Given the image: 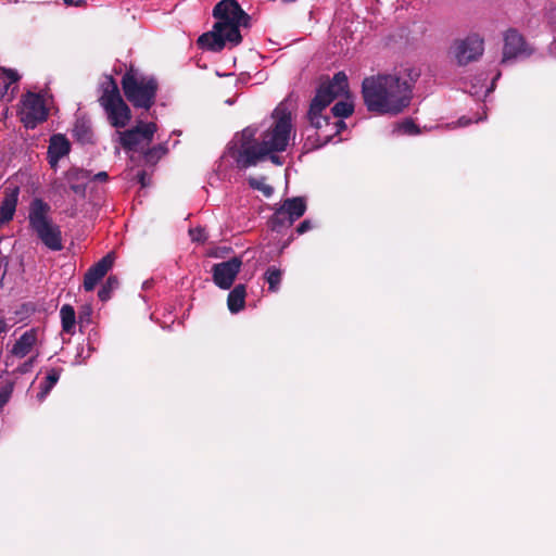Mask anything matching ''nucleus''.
<instances>
[{
    "instance_id": "f704fd0d",
    "label": "nucleus",
    "mask_w": 556,
    "mask_h": 556,
    "mask_svg": "<svg viewBox=\"0 0 556 556\" xmlns=\"http://www.w3.org/2000/svg\"><path fill=\"white\" fill-rule=\"evenodd\" d=\"M191 236H192V240H195V241H202L204 239V235H203V231L198 229V230H191L190 231Z\"/></svg>"
},
{
    "instance_id": "2f4dec72",
    "label": "nucleus",
    "mask_w": 556,
    "mask_h": 556,
    "mask_svg": "<svg viewBox=\"0 0 556 556\" xmlns=\"http://www.w3.org/2000/svg\"><path fill=\"white\" fill-rule=\"evenodd\" d=\"M166 150L162 147V146H159L150 151L147 152L146 154V157L151 161L154 156V154H157V156H161L163 154H165Z\"/></svg>"
},
{
    "instance_id": "4468645a",
    "label": "nucleus",
    "mask_w": 556,
    "mask_h": 556,
    "mask_svg": "<svg viewBox=\"0 0 556 556\" xmlns=\"http://www.w3.org/2000/svg\"><path fill=\"white\" fill-rule=\"evenodd\" d=\"M37 342V331L35 329L25 331L13 344L8 357V364H13V358H24L34 355L33 352Z\"/></svg>"
},
{
    "instance_id": "393cba45",
    "label": "nucleus",
    "mask_w": 556,
    "mask_h": 556,
    "mask_svg": "<svg viewBox=\"0 0 556 556\" xmlns=\"http://www.w3.org/2000/svg\"><path fill=\"white\" fill-rule=\"evenodd\" d=\"M249 185L251 186V188L261 191L267 198L270 197L274 192L273 187L266 184L264 177H250Z\"/></svg>"
},
{
    "instance_id": "79ce46f5",
    "label": "nucleus",
    "mask_w": 556,
    "mask_h": 556,
    "mask_svg": "<svg viewBox=\"0 0 556 556\" xmlns=\"http://www.w3.org/2000/svg\"><path fill=\"white\" fill-rule=\"evenodd\" d=\"M410 78L414 79L418 76V73H414V75L409 74Z\"/></svg>"
},
{
    "instance_id": "412c9836",
    "label": "nucleus",
    "mask_w": 556,
    "mask_h": 556,
    "mask_svg": "<svg viewBox=\"0 0 556 556\" xmlns=\"http://www.w3.org/2000/svg\"><path fill=\"white\" fill-rule=\"evenodd\" d=\"M60 379V370L59 369H50L47 374L45 380L40 383V391L37 394V400L39 402H43L49 392L53 389L56 382Z\"/></svg>"
},
{
    "instance_id": "2eb2a0df",
    "label": "nucleus",
    "mask_w": 556,
    "mask_h": 556,
    "mask_svg": "<svg viewBox=\"0 0 556 556\" xmlns=\"http://www.w3.org/2000/svg\"><path fill=\"white\" fill-rule=\"evenodd\" d=\"M526 51L523 37L516 29H508L504 36L502 63H508Z\"/></svg>"
},
{
    "instance_id": "9b49d317",
    "label": "nucleus",
    "mask_w": 556,
    "mask_h": 556,
    "mask_svg": "<svg viewBox=\"0 0 556 556\" xmlns=\"http://www.w3.org/2000/svg\"><path fill=\"white\" fill-rule=\"evenodd\" d=\"M306 211L304 198L296 197L287 199L275 212L270 223L274 230L282 227H290L296 219L302 217Z\"/></svg>"
},
{
    "instance_id": "cd10ccee",
    "label": "nucleus",
    "mask_w": 556,
    "mask_h": 556,
    "mask_svg": "<svg viewBox=\"0 0 556 556\" xmlns=\"http://www.w3.org/2000/svg\"><path fill=\"white\" fill-rule=\"evenodd\" d=\"M67 177L70 180H81L85 181L89 179V173L79 168H72L67 173Z\"/></svg>"
},
{
    "instance_id": "a19ab883",
    "label": "nucleus",
    "mask_w": 556,
    "mask_h": 556,
    "mask_svg": "<svg viewBox=\"0 0 556 556\" xmlns=\"http://www.w3.org/2000/svg\"><path fill=\"white\" fill-rule=\"evenodd\" d=\"M468 123H469V121H466L464 117L458 121V124L460 126H466V125H468Z\"/></svg>"
},
{
    "instance_id": "bb28decb",
    "label": "nucleus",
    "mask_w": 556,
    "mask_h": 556,
    "mask_svg": "<svg viewBox=\"0 0 556 556\" xmlns=\"http://www.w3.org/2000/svg\"><path fill=\"white\" fill-rule=\"evenodd\" d=\"M117 279L115 277H109L106 283L99 290L98 296L101 301H106L110 298L111 291L117 287Z\"/></svg>"
},
{
    "instance_id": "1a4fd4ad",
    "label": "nucleus",
    "mask_w": 556,
    "mask_h": 556,
    "mask_svg": "<svg viewBox=\"0 0 556 556\" xmlns=\"http://www.w3.org/2000/svg\"><path fill=\"white\" fill-rule=\"evenodd\" d=\"M156 131L154 123L139 122L136 127L126 131H115L113 141L118 142L126 150H136L148 146Z\"/></svg>"
},
{
    "instance_id": "6e6552de",
    "label": "nucleus",
    "mask_w": 556,
    "mask_h": 556,
    "mask_svg": "<svg viewBox=\"0 0 556 556\" xmlns=\"http://www.w3.org/2000/svg\"><path fill=\"white\" fill-rule=\"evenodd\" d=\"M320 98L321 96L313 99L308 111L309 123L317 130L318 143L315 146L316 148L325 146L334 136L339 135L343 128H345L344 122L339 119L330 122L328 116L323 115V111L328 105H323V103L319 102Z\"/></svg>"
},
{
    "instance_id": "37998d69",
    "label": "nucleus",
    "mask_w": 556,
    "mask_h": 556,
    "mask_svg": "<svg viewBox=\"0 0 556 556\" xmlns=\"http://www.w3.org/2000/svg\"><path fill=\"white\" fill-rule=\"evenodd\" d=\"M115 153H116V154H118V153H119V148H118V147H116V148H115Z\"/></svg>"
},
{
    "instance_id": "58836bf2",
    "label": "nucleus",
    "mask_w": 556,
    "mask_h": 556,
    "mask_svg": "<svg viewBox=\"0 0 556 556\" xmlns=\"http://www.w3.org/2000/svg\"><path fill=\"white\" fill-rule=\"evenodd\" d=\"M9 329L8 327V324L5 323V320H0V334L7 332Z\"/></svg>"
},
{
    "instance_id": "b1692460",
    "label": "nucleus",
    "mask_w": 556,
    "mask_h": 556,
    "mask_svg": "<svg viewBox=\"0 0 556 556\" xmlns=\"http://www.w3.org/2000/svg\"><path fill=\"white\" fill-rule=\"evenodd\" d=\"M74 135L77 137L78 140L81 142H89L92 137L91 128L90 126L84 122V121H77L74 126Z\"/></svg>"
},
{
    "instance_id": "e433bc0d",
    "label": "nucleus",
    "mask_w": 556,
    "mask_h": 556,
    "mask_svg": "<svg viewBox=\"0 0 556 556\" xmlns=\"http://www.w3.org/2000/svg\"><path fill=\"white\" fill-rule=\"evenodd\" d=\"M65 4L80 7L85 4L84 0H64Z\"/></svg>"
},
{
    "instance_id": "423d86ee",
    "label": "nucleus",
    "mask_w": 556,
    "mask_h": 556,
    "mask_svg": "<svg viewBox=\"0 0 556 556\" xmlns=\"http://www.w3.org/2000/svg\"><path fill=\"white\" fill-rule=\"evenodd\" d=\"M122 86L126 98L135 106L149 109L154 103L157 87L154 78L131 68L123 76Z\"/></svg>"
},
{
    "instance_id": "a878e982",
    "label": "nucleus",
    "mask_w": 556,
    "mask_h": 556,
    "mask_svg": "<svg viewBox=\"0 0 556 556\" xmlns=\"http://www.w3.org/2000/svg\"><path fill=\"white\" fill-rule=\"evenodd\" d=\"M334 117H348L353 112V103L349 101H340L332 108Z\"/></svg>"
},
{
    "instance_id": "ea45409f",
    "label": "nucleus",
    "mask_w": 556,
    "mask_h": 556,
    "mask_svg": "<svg viewBox=\"0 0 556 556\" xmlns=\"http://www.w3.org/2000/svg\"><path fill=\"white\" fill-rule=\"evenodd\" d=\"M72 189L76 192V193H84V188L79 185H73L72 186Z\"/></svg>"
},
{
    "instance_id": "aec40b11",
    "label": "nucleus",
    "mask_w": 556,
    "mask_h": 556,
    "mask_svg": "<svg viewBox=\"0 0 556 556\" xmlns=\"http://www.w3.org/2000/svg\"><path fill=\"white\" fill-rule=\"evenodd\" d=\"M62 329L67 334H74L76 324V313L73 306L65 304L60 309Z\"/></svg>"
},
{
    "instance_id": "dca6fc26",
    "label": "nucleus",
    "mask_w": 556,
    "mask_h": 556,
    "mask_svg": "<svg viewBox=\"0 0 556 556\" xmlns=\"http://www.w3.org/2000/svg\"><path fill=\"white\" fill-rule=\"evenodd\" d=\"M114 263V254L109 253L102 257L97 264L88 269L84 279V288L86 291L94 289L97 283L105 276Z\"/></svg>"
},
{
    "instance_id": "7ed1b4c3",
    "label": "nucleus",
    "mask_w": 556,
    "mask_h": 556,
    "mask_svg": "<svg viewBox=\"0 0 556 556\" xmlns=\"http://www.w3.org/2000/svg\"><path fill=\"white\" fill-rule=\"evenodd\" d=\"M213 15L217 22L211 31L199 37V46L211 51H220L227 41L239 45L242 40L240 27L248 26L250 18L239 3L235 0H222L215 5Z\"/></svg>"
},
{
    "instance_id": "c9c22d12",
    "label": "nucleus",
    "mask_w": 556,
    "mask_h": 556,
    "mask_svg": "<svg viewBox=\"0 0 556 556\" xmlns=\"http://www.w3.org/2000/svg\"><path fill=\"white\" fill-rule=\"evenodd\" d=\"M138 179L142 187H146L149 185L147 174L144 172H141L138 174Z\"/></svg>"
},
{
    "instance_id": "f03ea898",
    "label": "nucleus",
    "mask_w": 556,
    "mask_h": 556,
    "mask_svg": "<svg viewBox=\"0 0 556 556\" xmlns=\"http://www.w3.org/2000/svg\"><path fill=\"white\" fill-rule=\"evenodd\" d=\"M362 92L368 111L378 114H399L410 101L409 84L395 74L365 78Z\"/></svg>"
},
{
    "instance_id": "ddd939ff",
    "label": "nucleus",
    "mask_w": 556,
    "mask_h": 556,
    "mask_svg": "<svg viewBox=\"0 0 556 556\" xmlns=\"http://www.w3.org/2000/svg\"><path fill=\"white\" fill-rule=\"evenodd\" d=\"M348 90V77L344 73H337L332 80L323 85L315 98H320L323 105H329L336 98L344 94Z\"/></svg>"
},
{
    "instance_id": "f3484780",
    "label": "nucleus",
    "mask_w": 556,
    "mask_h": 556,
    "mask_svg": "<svg viewBox=\"0 0 556 556\" xmlns=\"http://www.w3.org/2000/svg\"><path fill=\"white\" fill-rule=\"evenodd\" d=\"M71 150L70 141L63 135H53L48 148V160L52 168H56L60 159Z\"/></svg>"
},
{
    "instance_id": "72a5a7b5",
    "label": "nucleus",
    "mask_w": 556,
    "mask_h": 556,
    "mask_svg": "<svg viewBox=\"0 0 556 556\" xmlns=\"http://www.w3.org/2000/svg\"><path fill=\"white\" fill-rule=\"evenodd\" d=\"M311 228H312L311 222L306 219L299 225V227L296 228V231H298V233L302 235V233L306 232L307 230H309Z\"/></svg>"
},
{
    "instance_id": "f8f14e48",
    "label": "nucleus",
    "mask_w": 556,
    "mask_h": 556,
    "mask_svg": "<svg viewBox=\"0 0 556 556\" xmlns=\"http://www.w3.org/2000/svg\"><path fill=\"white\" fill-rule=\"evenodd\" d=\"M242 266V261L239 257H232L227 262H222L213 265L212 274L214 283L220 289H229Z\"/></svg>"
},
{
    "instance_id": "473e14b6",
    "label": "nucleus",
    "mask_w": 556,
    "mask_h": 556,
    "mask_svg": "<svg viewBox=\"0 0 556 556\" xmlns=\"http://www.w3.org/2000/svg\"><path fill=\"white\" fill-rule=\"evenodd\" d=\"M546 18L549 24L554 25L556 27V7L551 8L546 13Z\"/></svg>"
},
{
    "instance_id": "4c0bfd02",
    "label": "nucleus",
    "mask_w": 556,
    "mask_h": 556,
    "mask_svg": "<svg viewBox=\"0 0 556 556\" xmlns=\"http://www.w3.org/2000/svg\"><path fill=\"white\" fill-rule=\"evenodd\" d=\"M93 178L97 180L104 181L108 179V174L105 172H100V173L96 174Z\"/></svg>"
},
{
    "instance_id": "4be33fe9",
    "label": "nucleus",
    "mask_w": 556,
    "mask_h": 556,
    "mask_svg": "<svg viewBox=\"0 0 556 556\" xmlns=\"http://www.w3.org/2000/svg\"><path fill=\"white\" fill-rule=\"evenodd\" d=\"M20 79L18 74L12 70L0 72V91L8 92L9 88Z\"/></svg>"
},
{
    "instance_id": "39448f33",
    "label": "nucleus",
    "mask_w": 556,
    "mask_h": 556,
    "mask_svg": "<svg viewBox=\"0 0 556 556\" xmlns=\"http://www.w3.org/2000/svg\"><path fill=\"white\" fill-rule=\"evenodd\" d=\"M102 94L99 99L110 124L115 128H124L131 119V112L121 97L118 87L112 76H105L101 83Z\"/></svg>"
},
{
    "instance_id": "a211bd4d",
    "label": "nucleus",
    "mask_w": 556,
    "mask_h": 556,
    "mask_svg": "<svg viewBox=\"0 0 556 556\" xmlns=\"http://www.w3.org/2000/svg\"><path fill=\"white\" fill-rule=\"evenodd\" d=\"M20 189L18 187L7 188L4 198L0 205V226L9 223L16 211Z\"/></svg>"
},
{
    "instance_id": "20e7f679",
    "label": "nucleus",
    "mask_w": 556,
    "mask_h": 556,
    "mask_svg": "<svg viewBox=\"0 0 556 556\" xmlns=\"http://www.w3.org/2000/svg\"><path fill=\"white\" fill-rule=\"evenodd\" d=\"M49 204L40 199H35L29 206V226L48 249L60 251L63 249L62 232L49 217Z\"/></svg>"
},
{
    "instance_id": "5701e85b",
    "label": "nucleus",
    "mask_w": 556,
    "mask_h": 556,
    "mask_svg": "<svg viewBox=\"0 0 556 556\" xmlns=\"http://www.w3.org/2000/svg\"><path fill=\"white\" fill-rule=\"evenodd\" d=\"M282 271L275 266L269 267L266 270L265 279L269 285V290L273 292L278 291L279 285L281 282Z\"/></svg>"
},
{
    "instance_id": "7c9ffc66",
    "label": "nucleus",
    "mask_w": 556,
    "mask_h": 556,
    "mask_svg": "<svg viewBox=\"0 0 556 556\" xmlns=\"http://www.w3.org/2000/svg\"><path fill=\"white\" fill-rule=\"evenodd\" d=\"M12 393V387L5 386L0 389V409L8 403Z\"/></svg>"
},
{
    "instance_id": "c85d7f7f",
    "label": "nucleus",
    "mask_w": 556,
    "mask_h": 556,
    "mask_svg": "<svg viewBox=\"0 0 556 556\" xmlns=\"http://www.w3.org/2000/svg\"><path fill=\"white\" fill-rule=\"evenodd\" d=\"M37 356H38V352L35 353V355L29 356V358L27 361H25L23 364H21L16 367V371L20 374H26V372L30 371L31 368L34 367Z\"/></svg>"
},
{
    "instance_id": "0eeeda50",
    "label": "nucleus",
    "mask_w": 556,
    "mask_h": 556,
    "mask_svg": "<svg viewBox=\"0 0 556 556\" xmlns=\"http://www.w3.org/2000/svg\"><path fill=\"white\" fill-rule=\"evenodd\" d=\"M484 52V37L472 31L462 38L455 39L448 50L453 62L459 66H466L481 59Z\"/></svg>"
},
{
    "instance_id": "9d476101",
    "label": "nucleus",
    "mask_w": 556,
    "mask_h": 556,
    "mask_svg": "<svg viewBox=\"0 0 556 556\" xmlns=\"http://www.w3.org/2000/svg\"><path fill=\"white\" fill-rule=\"evenodd\" d=\"M21 122L27 128H34L48 116L45 99L37 93L28 92L21 100L18 110Z\"/></svg>"
},
{
    "instance_id": "c756f323",
    "label": "nucleus",
    "mask_w": 556,
    "mask_h": 556,
    "mask_svg": "<svg viewBox=\"0 0 556 556\" xmlns=\"http://www.w3.org/2000/svg\"><path fill=\"white\" fill-rule=\"evenodd\" d=\"M397 130L402 134L414 135L417 134L416 125L412 121H405L399 125Z\"/></svg>"
},
{
    "instance_id": "6ab92c4d",
    "label": "nucleus",
    "mask_w": 556,
    "mask_h": 556,
    "mask_svg": "<svg viewBox=\"0 0 556 556\" xmlns=\"http://www.w3.org/2000/svg\"><path fill=\"white\" fill-rule=\"evenodd\" d=\"M245 287L243 285L236 286L228 294L227 305L231 313H238L244 307Z\"/></svg>"
},
{
    "instance_id": "f257e3e1",
    "label": "nucleus",
    "mask_w": 556,
    "mask_h": 556,
    "mask_svg": "<svg viewBox=\"0 0 556 556\" xmlns=\"http://www.w3.org/2000/svg\"><path fill=\"white\" fill-rule=\"evenodd\" d=\"M291 132V113L280 103L271 114V123L258 135L252 126L237 134L228 147V154L240 168L254 166L265 159L281 165L282 160L277 153L287 149Z\"/></svg>"
}]
</instances>
